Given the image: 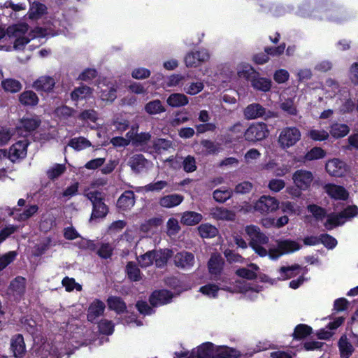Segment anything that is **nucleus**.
I'll return each mask as SVG.
<instances>
[{
  "instance_id": "nucleus-1",
  "label": "nucleus",
  "mask_w": 358,
  "mask_h": 358,
  "mask_svg": "<svg viewBox=\"0 0 358 358\" xmlns=\"http://www.w3.org/2000/svg\"><path fill=\"white\" fill-rule=\"evenodd\" d=\"M29 26L26 23H18L9 26L6 29V35L10 38L15 39L13 48L22 50L30 41L28 34Z\"/></svg>"
},
{
  "instance_id": "nucleus-2",
  "label": "nucleus",
  "mask_w": 358,
  "mask_h": 358,
  "mask_svg": "<svg viewBox=\"0 0 358 358\" xmlns=\"http://www.w3.org/2000/svg\"><path fill=\"white\" fill-rule=\"evenodd\" d=\"M358 213V208L356 206H350L339 213H331L327 215V219L324 226L328 230L344 224L346 220L356 216Z\"/></svg>"
},
{
  "instance_id": "nucleus-3",
  "label": "nucleus",
  "mask_w": 358,
  "mask_h": 358,
  "mask_svg": "<svg viewBox=\"0 0 358 358\" xmlns=\"http://www.w3.org/2000/svg\"><path fill=\"white\" fill-rule=\"evenodd\" d=\"M301 137V131L297 127H286L280 131L277 141L281 149L286 150L295 145Z\"/></svg>"
},
{
  "instance_id": "nucleus-4",
  "label": "nucleus",
  "mask_w": 358,
  "mask_h": 358,
  "mask_svg": "<svg viewBox=\"0 0 358 358\" xmlns=\"http://www.w3.org/2000/svg\"><path fill=\"white\" fill-rule=\"evenodd\" d=\"M276 248L269 249V257L271 259H276L281 255L299 250L301 245L299 243L289 240H277Z\"/></svg>"
},
{
  "instance_id": "nucleus-5",
  "label": "nucleus",
  "mask_w": 358,
  "mask_h": 358,
  "mask_svg": "<svg viewBox=\"0 0 358 358\" xmlns=\"http://www.w3.org/2000/svg\"><path fill=\"white\" fill-rule=\"evenodd\" d=\"M269 134L267 125L264 122H257L251 124L244 132V137L247 141L257 142L266 138Z\"/></svg>"
},
{
  "instance_id": "nucleus-6",
  "label": "nucleus",
  "mask_w": 358,
  "mask_h": 358,
  "mask_svg": "<svg viewBox=\"0 0 358 358\" xmlns=\"http://www.w3.org/2000/svg\"><path fill=\"white\" fill-rule=\"evenodd\" d=\"M314 180L313 173L308 170L299 169L292 175V180L296 187L300 190L308 189Z\"/></svg>"
},
{
  "instance_id": "nucleus-7",
  "label": "nucleus",
  "mask_w": 358,
  "mask_h": 358,
  "mask_svg": "<svg viewBox=\"0 0 358 358\" xmlns=\"http://www.w3.org/2000/svg\"><path fill=\"white\" fill-rule=\"evenodd\" d=\"M255 210L261 213L274 212L279 208V201L271 196H262L254 206Z\"/></svg>"
},
{
  "instance_id": "nucleus-8",
  "label": "nucleus",
  "mask_w": 358,
  "mask_h": 358,
  "mask_svg": "<svg viewBox=\"0 0 358 358\" xmlns=\"http://www.w3.org/2000/svg\"><path fill=\"white\" fill-rule=\"evenodd\" d=\"M209 57L208 52L204 50L191 52L186 55L185 62L187 67H196L206 62Z\"/></svg>"
},
{
  "instance_id": "nucleus-9",
  "label": "nucleus",
  "mask_w": 358,
  "mask_h": 358,
  "mask_svg": "<svg viewBox=\"0 0 358 358\" xmlns=\"http://www.w3.org/2000/svg\"><path fill=\"white\" fill-rule=\"evenodd\" d=\"M173 262L176 266L188 269L193 266L194 264V256L189 252L182 251L174 255Z\"/></svg>"
},
{
  "instance_id": "nucleus-10",
  "label": "nucleus",
  "mask_w": 358,
  "mask_h": 358,
  "mask_svg": "<svg viewBox=\"0 0 358 358\" xmlns=\"http://www.w3.org/2000/svg\"><path fill=\"white\" fill-rule=\"evenodd\" d=\"M224 259L220 254L214 253L208 262L209 273L217 279L222 273L224 266Z\"/></svg>"
},
{
  "instance_id": "nucleus-11",
  "label": "nucleus",
  "mask_w": 358,
  "mask_h": 358,
  "mask_svg": "<svg viewBox=\"0 0 358 358\" xmlns=\"http://www.w3.org/2000/svg\"><path fill=\"white\" fill-rule=\"evenodd\" d=\"M245 233L250 238V243L254 244L263 243L266 244L268 242V238L263 234L260 229L255 225H248L245 228Z\"/></svg>"
},
{
  "instance_id": "nucleus-12",
  "label": "nucleus",
  "mask_w": 358,
  "mask_h": 358,
  "mask_svg": "<svg viewBox=\"0 0 358 358\" xmlns=\"http://www.w3.org/2000/svg\"><path fill=\"white\" fill-rule=\"evenodd\" d=\"M28 143L24 141H20L13 144L8 152V158L13 162L20 158H24L27 155V148Z\"/></svg>"
},
{
  "instance_id": "nucleus-13",
  "label": "nucleus",
  "mask_w": 358,
  "mask_h": 358,
  "mask_svg": "<svg viewBox=\"0 0 358 358\" xmlns=\"http://www.w3.org/2000/svg\"><path fill=\"white\" fill-rule=\"evenodd\" d=\"M326 170L331 176L341 177L346 173V166L343 162L334 159L326 164Z\"/></svg>"
},
{
  "instance_id": "nucleus-14",
  "label": "nucleus",
  "mask_w": 358,
  "mask_h": 358,
  "mask_svg": "<svg viewBox=\"0 0 358 358\" xmlns=\"http://www.w3.org/2000/svg\"><path fill=\"white\" fill-rule=\"evenodd\" d=\"M26 288V279L22 276L16 277L11 281L8 293L16 298H20L24 293Z\"/></svg>"
},
{
  "instance_id": "nucleus-15",
  "label": "nucleus",
  "mask_w": 358,
  "mask_h": 358,
  "mask_svg": "<svg viewBox=\"0 0 358 358\" xmlns=\"http://www.w3.org/2000/svg\"><path fill=\"white\" fill-rule=\"evenodd\" d=\"M172 296V294L167 290H157L150 296V302L153 306H161L170 302Z\"/></svg>"
},
{
  "instance_id": "nucleus-16",
  "label": "nucleus",
  "mask_w": 358,
  "mask_h": 358,
  "mask_svg": "<svg viewBox=\"0 0 358 358\" xmlns=\"http://www.w3.org/2000/svg\"><path fill=\"white\" fill-rule=\"evenodd\" d=\"M55 85V80L52 77L43 76L34 81L32 86L37 91L50 92Z\"/></svg>"
},
{
  "instance_id": "nucleus-17",
  "label": "nucleus",
  "mask_w": 358,
  "mask_h": 358,
  "mask_svg": "<svg viewBox=\"0 0 358 358\" xmlns=\"http://www.w3.org/2000/svg\"><path fill=\"white\" fill-rule=\"evenodd\" d=\"M135 203V195L134 192L125 191L118 199L117 206L122 210H127L132 208Z\"/></svg>"
},
{
  "instance_id": "nucleus-18",
  "label": "nucleus",
  "mask_w": 358,
  "mask_h": 358,
  "mask_svg": "<svg viewBox=\"0 0 358 358\" xmlns=\"http://www.w3.org/2000/svg\"><path fill=\"white\" fill-rule=\"evenodd\" d=\"M266 113V109L259 103L248 105L244 110V116L247 120H253L262 117Z\"/></svg>"
},
{
  "instance_id": "nucleus-19",
  "label": "nucleus",
  "mask_w": 358,
  "mask_h": 358,
  "mask_svg": "<svg viewBox=\"0 0 358 358\" xmlns=\"http://www.w3.org/2000/svg\"><path fill=\"white\" fill-rule=\"evenodd\" d=\"M324 189L331 197L335 199L345 200L348 197V192L341 186L327 184L324 187Z\"/></svg>"
},
{
  "instance_id": "nucleus-20",
  "label": "nucleus",
  "mask_w": 358,
  "mask_h": 358,
  "mask_svg": "<svg viewBox=\"0 0 358 358\" xmlns=\"http://www.w3.org/2000/svg\"><path fill=\"white\" fill-rule=\"evenodd\" d=\"M106 306L103 302L99 299L94 300L88 308L87 319L93 322L96 317L101 316L105 310Z\"/></svg>"
},
{
  "instance_id": "nucleus-21",
  "label": "nucleus",
  "mask_w": 358,
  "mask_h": 358,
  "mask_svg": "<svg viewBox=\"0 0 358 358\" xmlns=\"http://www.w3.org/2000/svg\"><path fill=\"white\" fill-rule=\"evenodd\" d=\"M338 348L341 358H349L355 351V348L346 335H343L338 341Z\"/></svg>"
},
{
  "instance_id": "nucleus-22",
  "label": "nucleus",
  "mask_w": 358,
  "mask_h": 358,
  "mask_svg": "<svg viewBox=\"0 0 358 358\" xmlns=\"http://www.w3.org/2000/svg\"><path fill=\"white\" fill-rule=\"evenodd\" d=\"M201 214L194 211H186L182 214L180 222L187 226H193L199 224L202 220Z\"/></svg>"
},
{
  "instance_id": "nucleus-23",
  "label": "nucleus",
  "mask_w": 358,
  "mask_h": 358,
  "mask_svg": "<svg viewBox=\"0 0 358 358\" xmlns=\"http://www.w3.org/2000/svg\"><path fill=\"white\" fill-rule=\"evenodd\" d=\"M187 96L182 93H173L166 99V103L171 107L178 108L188 104Z\"/></svg>"
},
{
  "instance_id": "nucleus-24",
  "label": "nucleus",
  "mask_w": 358,
  "mask_h": 358,
  "mask_svg": "<svg viewBox=\"0 0 358 358\" xmlns=\"http://www.w3.org/2000/svg\"><path fill=\"white\" fill-rule=\"evenodd\" d=\"M182 201V196L178 194H173L162 197L159 203L161 206L170 208L178 206Z\"/></svg>"
},
{
  "instance_id": "nucleus-25",
  "label": "nucleus",
  "mask_w": 358,
  "mask_h": 358,
  "mask_svg": "<svg viewBox=\"0 0 358 358\" xmlns=\"http://www.w3.org/2000/svg\"><path fill=\"white\" fill-rule=\"evenodd\" d=\"M11 349L15 357H20L22 356L25 352V344L22 335H16L12 338Z\"/></svg>"
},
{
  "instance_id": "nucleus-26",
  "label": "nucleus",
  "mask_w": 358,
  "mask_h": 358,
  "mask_svg": "<svg viewBox=\"0 0 358 358\" xmlns=\"http://www.w3.org/2000/svg\"><path fill=\"white\" fill-rule=\"evenodd\" d=\"M146 163V159L141 154L131 156L128 162L129 166L136 173H139L145 166Z\"/></svg>"
},
{
  "instance_id": "nucleus-27",
  "label": "nucleus",
  "mask_w": 358,
  "mask_h": 358,
  "mask_svg": "<svg viewBox=\"0 0 358 358\" xmlns=\"http://www.w3.org/2000/svg\"><path fill=\"white\" fill-rule=\"evenodd\" d=\"M125 271L128 278L134 282L140 281L142 274L137 264L133 262H129L126 266Z\"/></svg>"
},
{
  "instance_id": "nucleus-28",
  "label": "nucleus",
  "mask_w": 358,
  "mask_h": 358,
  "mask_svg": "<svg viewBox=\"0 0 358 358\" xmlns=\"http://www.w3.org/2000/svg\"><path fill=\"white\" fill-rule=\"evenodd\" d=\"M107 303L109 309L115 311L118 314L124 313L127 308L125 303L118 296L108 297Z\"/></svg>"
},
{
  "instance_id": "nucleus-29",
  "label": "nucleus",
  "mask_w": 358,
  "mask_h": 358,
  "mask_svg": "<svg viewBox=\"0 0 358 358\" xmlns=\"http://www.w3.org/2000/svg\"><path fill=\"white\" fill-rule=\"evenodd\" d=\"M144 109L148 114L152 115L160 114L166 111L165 107L159 99L149 101L145 105Z\"/></svg>"
},
{
  "instance_id": "nucleus-30",
  "label": "nucleus",
  "mask_w": 358,
  "mask_h": 358,
  "mask_svg": "<svg viewBox=\"0 0 358 358\" xmlns=\"http://www.w3.org/2000/svg\"><path fill=\"white\" fill-rule=\"evenodd\" d=\"M173 256V252L171 250L165 249L159 251H155V261L157 267L164 266L167 261Z\"/></svg>"
},
{
  "instance_id": "nucleus-31",
  "label": "nucleus",
  "mask_w": 358,
  "mask_h": 358,
  "mask_svg": "<svg viewBox=\"0 0 358 358\" xmlns=\"http://www.w3.org/2000/svg\"><path fill=\"white\" fill-rule=\"evenodd\" d=\"M20 102L24 106H36L38 102V97L33 91H24L19 96Z\"/></svg>"
},
{
  "instance_id": "nucleus-32",
  "label": "nucleus",
  "mask_w": 358,
  "mask_h": 358,
  "mask_svg": "<svg viewBox=\"0 0 358 358\" xmlns=\"http://www.w3.org/2000/svg\"><path fill=\"white\" fill-rule=\"evenodd\" d=\"M252 86L262 92H267L270 90L271 87V81L269 79L258 77L257 75L253 76L251 80Z\"/></svg>"
},
{
  "instance_id": "nucleus-33",
  "label": "nucleus",
  "mask_w": 358,
  "mask_h": 358,
  "mask_svg": "<svg viewBox=\"0 0 358 358\" xmlns=\"http://www.w3.org/2000/svg\"><path fill=\"white\" fill-rule=\"evenodd\" d=\"M350 131L349 127L345 124L335 123L331 127L330 134L334 138L345 136Z\"/></svg>"
},
{
  "instance_id": "nucleus-34",
  "label": "nucleus",
  "mask_w": 358,
  "mask_h": 358,
  "mask_svg": "<svg viewBox=\"0 0 358 358\" xmlns=\"http://www.w3.org/2000/svg\"><path fill=\"white\" fill-rule=\"evenodd\" d=\"M216 352L215 358H239L241 356L239 352L228 347H218Z\"/></svg>"
},
{
  "instance_id": "nucleus-35",
  "label": "nucleus",
  "mask_w": 358,
  "mask_h": 358,
  "mask_svg": "<svg viewBox=\"0 0 358 358\" xmlns=\"http://www.w3.org/2000/svg\"><path fill=\"white\" fill-rule=\"evenodd\" d=\"M1 86L6 92L10 93L17 92L22 89V84L20 82L13 78H8L2 80Z\"/></svg>"
},
{
  "instance_id": "nucleus-36",
  "label": "nucleus",
  "mask_w": 358,
  "mask_h": 358,
  "mask_svg": "<svg viewBox=\"0 0 358 358\" xmlns=\"http://www.w3.org/2000/svg\"><path fill=\"white\" fill-rule=\"evenodd\" d=\"M214 216L217 220L233 221L235 220L236 213L224 208H218L215 209Z\"/></svg>"
},
{
  "instance_id": "nucleus-37",
  "label": "nucleus",
  "mask_w": 358,
  "mask_h": 358,
  "mask_svg": "<svg viewBox=\"0 0 358 358\" xmlns=\"http://www.w3.org/2000/svg\"><path fill=\"white\" fill-rule=\"evenodd\" d=\"M41 124V120L38 117L23 118L20 122V127L27 131H32Z\"/></svg>"
},
{
  "instance_id": "nucleus-38",
  "label": "nucleus",
  "mask_w": 358,
  "mask_h": 358,
  "mask_svg": "<svg viewBox=\"0 0 358 358\" xmlns=\"http://www.w3.org/2000/svg\"><path fill=\"white\" fill-rule=\"evenodd\" d=\"M199 233L202 238H213L217 234V229L209 224H201L198 228Z\"/></svg>"
},
{
  "instance_id": "nucleus-39",
  "label": "nucleus",
  "mask_w": 358,
  "mask_h": 358,
  "mask_svg": "<svg viewBox=\"0 0 358 358\" xmlns=\"http://www.w3.org/2000/svg\"><path fill=\"white\" fill-rule=\"evenodd\" d=\"M92 90L90 87L83 85L76 88L71 94L73 100H78L85 99L87 96L90 95Z\"/></svg>"
},
{
  "instance_id": "nucleus-40",
  "label": "nucleus",
  "mask_w": 358,
  "mask_h": 358,
  "mask_svg": "<svg viewBox=\"0 0 358 358\" xmlns=\"http://www.w3.org/2000/svg\"><path fill=\"white\" fill-rule=\"evenodd\" d=\"M338 89L339 85L336 80L331 78H329L326 80L324 86V90H325L326 94L327 95L328 97H334L338 92Z\"/></svg>"
},
{
  "instance_id": "nucleus-41",
  "label": "nucleus",
  "mask_w": 358,
  "mask_h": 358,
  "mask_svg": "<svg viewBox=\"0 0 358 358\" xmlns=\"http://www.w3.org/2000/svg\"><path fill=\"white\" fill-rule=\"evenodd\" d=\"M238 76L240 78H243L251 81L253 76H256V72L253 68L248 64H243L238 67L237 71Z\"/></svg>"
},
{
  "instance_id": "nucleus-42",
  "label": "nucleus",
  "mask_w": 358,
  "mask_h": 358,
  "mask_svg": "<svg viewBox=\"0 0 358 358\" xmlns=\"http://www.w3.org/2000/svg\"><path fill=\"white\" fill-rule=\"evenodd\" d=\"M69 145L77 150H81L91 146V143L84 137H78L72 138Z\"/></svg>"
},
{
  "instance_id": "nucleus-43",
  "label": "nucleus",
  "mask_w": 358,
  "mask_h": 358,
  "mask_svg": "<svg viewBox=\"0 0 358 358\" xmlns=\"http://www.w3.org/2000/svg\"><path fill=\"white\" fill-rule=\"evenodd\" d=\"M307 136L313 141H324L327 140L329 136V132L324 129H312L308 131Z\"/></svg>"
},
{
  "instance_id": "nucleus-44",
  "label": "nucleus",
  "mask_w": 358,
  "mask_h": 358,
  "mask_svg": "<svg viewBox=\"0 0 358 358\" xmlns=\"http://www.w3.org/2000/svg\"><path fill=\"white\" fill-rule=\"evenodd\" d=\"M312 328L306 324H299L296 327L293 333V337L296 339H302L310 335Z\"/></svg>"
},
{
  "instance_id": "nucleus-45",
  "label": "nucleus",
  "mask_w": 358,
  "mask_h": 358,
  "mask_svg": "<svg viewBox=\"0 0 358 358\" xmlns=\"http://www.w3.org/2000/svg\"><path fill=\"white\" fill-rule=\"evenodd\" d=\"M46 6L40 3H33L29 10V17L31 19H37L45 13Z\"/></svg>"
},
{
  "instance_id": "nucleus-46",
  "label": "nucleus",
  "mask_w": 358,
  "mask_h": 358,
  "mask_svg": "<svg viewBox=\"0 0 358 358\" xmlns=\"http://www.w3.org/2000/svg\"><path fill=\"white\" fill-rule=\"evenodd\" d=\"M179 159H182V168L185 172L191 173L196 170V159L193 156L188 155L184 159L180 157Z\"/></svg>"
},
{
  "instance_id": "nucleus-47",
  "label": "nucleus",
  "mask_w": 358,
  "mask_h": 358,
  "mask_svg": "<svg viewBox=\"0 0 358 358\" xmlns=\"http://www.w3.org/2000/svg\"><path fill=\"white\" fill-rule=\"evenodd\" d=\"M107 213L108 208L103 202H101L93 206L91 218H102L104 217Z\"/></svg>"
},
{
  "instance_id": "nucleus-48",
  "label": "nucleus",
  "mask_w": 358,
  "mask_h": 358,
  "mask_svg": "<svg viewBox=\"0 0 358 358\" xmlns=\"http://www.w3.org/2000/svg\"><path fill=\"white\" fill-rule=\"evenodd\" d=\"M153 148L157 152L161 153L162 151L172 148L173 144L170 141L159 138L154 141Z\"/></svg>"
},
{
  "instance_id": "nucleus-49",
  "label": "nucleus",
  "mask_w": 358,
  "mask_h": 358,
  "mask_svg": "<svg viewBox=\"0 0 358 358\" xmlns=\"http://www.w3.org/2000/svg\"><path fill=\"white\" fill-rule=\"evenodd\" d=\"M300 266L298 264L292 265L291 266H282L280 267L279 271L281 274L280 278L282 280H286L288 278H291L296 273L295 271L299 270Z\"/></svg>"
},
{
  "instance_id": "nucleus-50",
  "label": "nucleus",
  "mask_w": 358,
  "mask_h": 358,
  "mask_svg": "<svg viewBox=\"0 0 358 358\" xmlns=\"http://www.w3.org/2000/svg\"><path fill=\"white\" fill-rule=\"evenodd\" d=\"M233 194V191L229 189H216L213 192V198L215 201L223 203L230 199Z\"/></svg>"
},
{
  "instance_id": "nucleus-51",
  "label": "nucleus",
  "mask_w": 358,
  "mask_h": 358,
  "mask_svg": "<svg viewBox=\"0 0 358 358\" xmlns=\"http://www.w3.org/2000/svg\"><path fill=\"white\" fill-rule=\"evenodd\" d=\"M151 134L148 132L137 133L134 139L133 145L136 147L146 145L151 139Z\"/></svg>"
},
{
  "instance_id": "nucleus-52",
  "label": "nucleus",
  "mask_w": 358,
  "mask_h": 358,
  "mask_svg": "<svg viewBox=\"0 0 358 358\" xmlns=\"http://www.w3.org/2000/svg\"><path fill=\"white\" fill-rule=\"evenodd\" d=\"M204 85L202 82H194L187 85L184 87V92L187 94L195 95L203 90Z\"/></svg>"
},
{
  "instance_id": "nucleus-53",
  "label": "nucleus",
  "mask_w": 358,
  "mask_h": 358,
  "mask_svg": "<svg viewBox=\"0 0 358 358\" xmlns=\"http://www.w3.org/2000/svg\"><path fill=\"white\" fill-rule=\"evenodd\" d=\"M137 259L141 267L150 266L155 260V250L149 251L141 255Z\"/></svg>"
},
{
  "instance_id": "nucleus-54",
  "label": "nucleus",
  "mask_w": 358,
  "mask_h": 358,
  "mask_svg": "<svg viewBox=\"0 0 358 358\" xmlns=\"http://www.w3.org/2000/svg\"><path fill=\"white\" fill-rule=\"evenodd\" d=\"M325 156V152L319 147L312 148L305 155V159L308 161L315 160L323 158Z\"/></svg>"
},
{
  "instance_id": "nucleus-55",
  "label": "nucleus",
  "mask_w": 358,
  "mask_h": 358,
  "mask_svg": "<svg viewBox=\"0 0 358 358\" xmlns=\"http://www.w3.org/2000/svg\"><path fill=\"white\" fill-rule=\"evenodd\" d=\"M55 113L59 117L68 118L69 117L75 116L76 110L69 106H62L56 108Z\"/></svg>"
},
{
  "instance_id": "nucleus-56",
  "label": "nucleus",
  "mask_w": 358,
  "mask_h": 358,
  "mask_svg": "<svg viewBox=\"0 0 358 358\" xmlns=\"http://www.w3.org/2000/svg\"><path fill=\"white\" fill-rule=\"evenodd\" d=\"M308 210L313 214L317 220H323L327 215V213L324 208L315 204L309 205L308 206Z\"/></svg>"
},
{
  "instance_id": "nucleus-57",
  "label": "nucleus",
  "mask_w": 358,
  "mask_h": 358,
  "mask_svg": "<svg viewBox=\"0 0 358 358\" xmlns=\"http://www.w3.org/2000/svg\"><path fill=\"white\" fill-rule=\"evenodd\" d=\"M78 117L83 121H91L96 122L98 119L97 113L93 109L85 110L81 112Z\"/></svg>"
},
{
  "instance_id": "nucleus-58",
  "label": "nucleus",
  "mask_w": 358,
  "mask_h": 358,
  "mask_svg": "<svg viewBox=\"0 0 358 358\" xmlns=\"http://www.w3.org/2000/svg\"><path fill=\"white\" fill-rule=\"evenodd\" d=\"M201 144L204 149L203 152L206 154H214L220 149V146L217 143H215L209 140H203L201 141Z\"/></svg>"
},
{
  "instance_id": "nucleus-59",
  "label": "nucleus",
  "mask_w": 358,
  "mask_h": 358,
  "mask_svg": "<svg viewBox=\"0 0 358 358\" xmlns=\"http://www.w3.org/2000/svg\"><path fill=\"white\" fill-rule=\"evenodd\" d=\"M66 170V167L63 164H55L48 172V176L50 179L54 180L61 176Z\"/></svg>"
},
{
  "instance_id": "nucleus-60",
  "label": "nucleus",
  "mask_w": 358,
  "mask_h": 358,
  "mask_svg": "<svg viewBox=\"0 0 358 358\" xmlns=\"http://www.w3.org/2000/svg\"><path fill=\"white\" fill-rule=\"evenodd\" d=\"M62 285L64 287H65L66 290L67 292H71L74 289H76L77 291H81L82 290V286L81 285L76 282L75 280L73 278H71L69 277H65L62 280Z\"/></svg>"
},
{
  "instance_id": "nucleus-61",
  "label": "nucleus",
  "mask_w": 358,
  "mask_h": 358,
  "mask_svg": "<svg viewBox=\"0 0 358 358\" xmlns=\"http://www.w3.org/2000/svg\"><path fill=\"white\" fill-rule=\"evenodd\" d=\"M285 187V182L282 179L273 178L269 180L268 188L273 192H279Z\"/></svg>"
},
{
  "instance_id": "nucleus-62",
  "label": "nucleus",
  "mask_w": 358,
  "mask_h": 358,
  "mask_svg": "<svg viewBox=\"0 0 358 358\" xmlns=\"http://www.w3.org/2000/svg\"><path fill=\"white\" fill-rule=\"evenodd\" d=\"M167 234L169 236L176 235L180 230V227L179 225L178 221L176 218H170L167 223Z\"/></svg>"
},
{
  "instance_id": "nucleus-63",
  "label": "nucleus",
  "mask_w": 358,
  "mask_h": 358,
  "mask_svg": "<svg viewBox=\"0 0 358 358\" xmlns=\"http://www.w3.org/2000/svg\"><path fill=\"white\" fill-rule=\"evenodd\" d=\"M13 134L14 131L11 129H0V146L6 145L10 141Z\"/></svg>"
},
{
  "instance_id": "nucleus-64",
  "label": "nucleus",
  "mask_w": 358,
  "mask_h": 358,
  "mask_svg": "<svg viewBox=\"0 0 358 358\" xmlns=\"http://www.w3.org/2000/svg\"><path fill=\"white\" fill-rule=\"evenodd\" d=\"M224 255L229 263H242L244 260L241 255L229 249L224 250Z\"/></svg>"
}]
</instances>
